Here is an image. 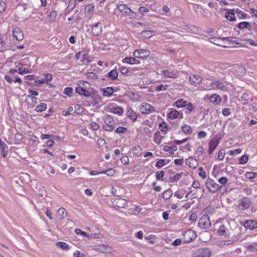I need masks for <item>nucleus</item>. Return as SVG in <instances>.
<instances>
[{
  "label": "nucleus",
  "mask_w": 257,
  "mask_h": 257,
  "mask_svg": "<svg viewBox=\"0 0 257 257\" xmlns=\"http://www.w3.org/2000/svg\"><path fill=\"white\" fill-rule=\"evenodd\" d=\"M77 87L75 88V91L81 95H83L86 97L91 96V93L88 91L86 88L89 83L86 81H79L77 83Z\"/></svg>",
  "instance_id": "obj_1"
},
{
  "label": "nucleus",
  "mask_w": 257,
  "mask_h": 257,
  "mask_svg": "<svg viewBox=\"0 0 257 257\" xmlns=\"http://www.w3.org/2000/svg\"><path fill=\"white\" fill-rule=\"evenodd\" d=\"M105 124L103 126L104 130L108 132H111L114 128L112 123L114 121L113 117L110 115H106L104 118Z\"/></svg>",
  "instance_id": "obj_2"
},
{
  "label": "nucleus",
  "mask_w": 257,
  "mask_h": 257,
  "mask_svg": "<svg viewBox=\"0 0 257 257\" xmlns=\"http://www.w3.org/2000/svg\"><path fill=\"white\" fill-rule=\"evenodd\" d=\"M150 53L148 49H138L134 52L133 56L136 58L145 59L150 56Z\"/></svg>",
  "instance_id": "obj_3"
},
{
  "label": "nucleus",
  "mask_w": 257,
  "mask_h": 257,
  "mask_svg": "<svg viewBox=\"0 0 257 257\" xmlns=\"http://www.w3.org/2000/svg\"><path fill=\"white\" fill-rule=\"evenodd\" d=\"M205 185L209 191L212 193L216 192L219 189V185L214 180L208 178L205 181Z\"/></svg>",
  "instance_id": "obj_4"
},
{
  "label": "nucleus",
  "mask_w": 257,
  "mask_h": 257,
  "mask_svg": "<svg viewBox=\"0 0 257 257\" xmlns=\"http://www.w3.org/2000/svg\"><path fill=\"white\" fill-rule=\"evenodd\" d=\"M198 225L202 228H207L211 225V222L208 215H203L199 219Z\"/></svg>",
  "instance_id": "obj_5"
},
{
  "label": "nucleus",
  "mask_w": 257,
  "mask_h": 257,
  "mask_svg": "<svg viewBox=\"0 0 257 257\" xmlns=\"http://www.w3.org/2000/svg\"><path fill=\"white\" fill-rule=\"evenodd\" d=\"M184 242L186 243L192 241L194 239L196 238L197 235L195 231L188 229L185 231L183 234Z\"/></svg>",
  "instance_id": "obj_6"
},
{
  "label": "nucleus",
  "mask_w": 257,
  "mask_h": 257,
  "mask_svg": "<svg viewBox=\"0 0 257 257\" xmlns=\"http://www.w3.org/2000/svg\"><path fill=\"white\" fill-rule=\"evenodd\" d=\"M140 109L143 114H149L155 111V107L146 102L142 104Z\"/></svg>",
  "instance_id": "obj_7"
},
{
  "label": "nucleus",
  "mask_w": 257,
  "mask_h": 257,
  "mask_svg": "<svg viewBox=\"0 0 257 257\" xmlns=\"http://www.w3.org/2000/svg\"><path fill=\"white\" fill-rule=\"evenodd\" d=\"M127 201L126 200L122 198H116L112 201V205L118 208H124L126 206Z\"/></svg>",
  "instance_id": "obj_8"
},
{
  "label": "nucleus",
  "mask_w": 257,
  "mask_h": 257,
  "mask_svg": "<svg viewBox=\"0 0 257 257\" xmlns=\"http://www.w3.org/2000/svg\"><path fill=\"white\" fill-rule=\"evenodd\" d=\"M251 204V200L249 198L244 197L239 201V206L242 210L248 208Z\"/></svg>",
  "instance_id": "obj_9"
},
{
  "label": "nucleus",
  "mask_w": 257,
  "mask_h": 257,
  "mask_svg": "<svg viewBox=\"0 0 257 257\" xmlns=\"http://www.w3.org/2000/svg\"><path fill=\"white\" fill-rule=\"evenodd\" d=\"M102 25L101 23H97L94 25L91 28V32L94 36H98L101 34Z\"/></svg>",
  "instance_id": "obj_10"
},
{
  "label": "nucleus",
  "mask_w": 257,
  "mask_h": 257,
  "mask_svg": "<svg viewBox=\"0 0 257 257\" xmlns=\"http://www.w3.org/2000/svg\"><path fill=\"white\" fill-rule=\"evenodd\" d=\"M14 37L18 41H22L24 39L23 32L18 27H15L13 30Z\"/></svg>",
  "instance_id": "obj_11"
},
{
  "label": "nucleus",
  "mask_w": 257,
  "mask_h": 257,
  "mask_svg": "<svg viewBox=\"0 0 257 257\" xmlns=\"http://www.w3.org/2000/svg\"><path fill=\"white\" fill-rule=\"evenodd\" d=\"M243 226L246 228L253 229L257 227V222L254 220H248L244 222Z\"/></svg>",
  "instance_id": "obj_12"
},
{
  "label": "nucleus",
  "mask_w": 257,
  "mask_h": 257,
  "mask_svg": "<svg viewBox=\"0 0 257 257\" xmlns=\"http://www.w3.org/2000/svg\"><path fill=\"white\" fill-rule=\"evenodd\" d=\"M117 8L120 12H124L125 13H127L130 16H132V15L130 14V13H132V14H134V13L133 12L132 10L130 9L126 5L122 4H118L117 5Z\"/></svg>",
  "instance_id": "obj_13"
},
{
  "label": "nucleus",
  "mask_w": 257,
  "mask_h": 257,
  "mask_svg": "<svg viewBox=\"0 0 257 257\" xmlns=\"http://www.w3.org/2000/svg\"><path fill=\"white\" fill-rule=\"evenodd\" d=\"M209 100L211 103H212L215 105H219L221 101L220 96L217 94H213L211 95L209 97Z\"/></svg>",
  "instance_id": "obj_14"
},
{
  "label": "nucleus",
  "mask_w": 257,
  "mask_h": 257,
  "mask_svg": "<svg viewBox=\"0 0 257 257\" xmlns=\"http://www.w3.org/2000/svg\"><path fill=\"white\" fill-rule=\"evenodd\" d=\"M0 148H1L2 156L4 158L8 155V147L7 144L1 140H0Z\"/></svg>",
  "instance_id": "obj_15"
},
{
  "label": "nucleus",
  "mask_w": 257,
  "mask_h": 257,
  "mask_svg": "<svg viewBox=\"0 0 257 257\" xmlns=\"http://www.w3.org/2000/svg\"><path fill=\"white\" fill-rule=\"evenodd\" d=\"M189 79L191 83L195 85L199 84L202 80V78L198 75L190 76Z\"/></svg>",
  "instance_id": "obj_16"
},
{
  "label": "nucleus",
  "mask_w": 257,
  "mask_h": 257,
  "mask_svg": "<svg viewBox=\"0 0 257 257\" xmlns=\"http://www.w3.org/2000/svg\"><path fill=\"white\" fill-rule=\"evenodd\" d=\"M219 143L217 140H212L209 143V154L212 153L213 151L216 149Z\"/></svg>",
  "instance_id": "obj_17"
},
{
  "label": "nucleus",
  "mask_w": 257,
  "mask_h": 257,
  "mask_svg": "<svg viewBox=\"0 0 257 257\" xmlns=\"http://www.w3.org/2000/svg\"><path fill=\"white\" fill-rule=\"evenodd\" d=\"M126 115L127 117L133 119V121H136L137 118V115L136 112L130 107L127 108Z\"/></svg>",
  "instance_id": "obj_18"
},
{
  "label": "nucleus",
  "mask_w": 257,
  "mask_h": 257,
  "mask_svg": "<svg viewBox=\"0 0 257 257\" xmlns=\"http://www.w3.org/2000/svg\"><path fill=\"white\" fill-rule=\"evenodd\" d=\"M237 27L239 29H247L251 31L252 27L250 23L246 22H242L237 24Z\"/></svg>",
  "instance_id": "obj_19"
},
{
  "label": "nucleus",
  "mask_w": 257,
  "mask_h": 257,
  "mask_svg": "<svg viewBox=\"0 0 257 257\" xmlns=\"http://www.w3.org/2000/svg\"><path fill=\"white\" fill-rule=\"evenodd\" d=\"M136 57H125L123 59L122 62H126L130 64H138L140 63V61Z\"/></svg>",
  "instance_id": "obj_20"
},
{
  "label": "nucleus",
  "mask_w": 257,
  "mask_h": 257,
  "mask_svg": "<svg viewBox=\"0 0 257 257\" xmlns=\"http://www.w3.org/2000/svg\"><path fill=\"white\" fill-rule=\"evenodd\" d=\"M211 86L213 88H216L217 89L223 90V88L225 87V86L223 83L219 80L214 81L213 82L211 83Z\"/></svg>",
  "instance_id": "obj_21"
},
{
  "label": "nucleus",
  "mask_w": 257,
  "mask_h": 257,
  "mask_svg": "<svg viewBox=\"0 0 257 257\" xmlns=\"http://www.w3.org/2000/svg\"><path fill=\"white\" fill-rule=\"evenodd\" d=\"M103 91V95L105 96H111L114 91L113 88L111 87H107L102 89Z\"/></svg>",
  "instance_id": "obj_22"
},
{
  "label": "nucleus",
  "mask_w": 257,
  "mask_h": 257,
  "mask_svg": "<svg viewBox=\"0 0 257 257\" xmlns=\"http://www.w3.org/2000/svg\"><path fill=\"white\" fill-rule=\"evenodd\" d=\"M180 114L179 111L177 110L171 109V111L168 113V116L171 119H175L178 118Z\"/></svg>",
  "instance_id": "obj_23"
},
{
  "label": "nucleus",
  "mask_w": 257,
  "mask_h": 257,
  "mask_svg": "<svg viewBox=\"0 0 257 257\" xmlns=\"http://www.w3.org/2000/svg\"><path fill=\"white\" fill-rule=\"evenodd\" d=\"M225 18L230 21H234L235 20L234 10H230L229 12H227L225 15Z\"/></svg>",
  "instance_id": "obj_24"
},
{
  "label": "nucleus",
  "mask_w": 257,
  "mask_h": 257,
  "mask_svg": "<svg viewBox=\"0 0 257 257\" xmlns=\"http://www.w3.org/2000/svg\"><path fill=\"white\" fill-rule=\"evenodd\" d=\"M187 163L189 166L192 168H195L197 165V161L193 158H189L187 160Z\"/></svg>",
  "instance_id": "obj_25"
},
{
  "label": "nucleus",
  "mask_w": 257,
  "mask_h": 257,
  "mask_svg": "<svg viewBox=\"0 0 257 257\" xmlns=\"http://www.w3.org/2000/svg\"><path fill=\"white\" fill-rule=\"evenodd\" d=\"M217 232L221 235H225L228 236L229 235V230L228 229H226L224 225H221L217 231Z\"/></svg>",
  "instance_id": "obj_26"
},
{
  "label": "nucleus",
  "mask_w": 257,
  "mask_h": 257,
  "mask_svg": "<svg viewBox=\"0 0 257 257\" xmlns=\"http://www.w3.org/2000/svg\"><path fill=\"white\" fill-rule=\"evenodd\" d=\"M58 216L60 219H63L64 217L67 216V212L63 208H60L57 211Z\"/></svg>",
  "instance_id": "obj_27"
},
{
  "label": "nucleus",
  "mask_w": 257,
  "mask_h": 257,
  "mask_svg": "<svg viewBox=\"0 0 257 257\" xmlns=\"http://www.w3.org/2000/svg\"><path fill=\"white\" fill-rule=\"evenodd\" d=\"M142 149L141 147L138 146L134 147L132 149L133 154L135 156H139L141 155Z\"/></svg>",
  "instance_id": "obj_28"
},
{
  "label": "nucleus",
  "mask_w": 257,
  "mask_h": 257,
  "mask_svg": "<svg viewBox=\"0 0 257 257\" xmlns=\"http://www.w3.org/2000/svg\"><path fill=\"white\" fill-rule=\"evenodd\" d=\"M57 245L58 247L61 248L63 250H69L70 247L68 244L65 242L59 241L57 242Z\"/></svg>",
  "instance_id": "obj_29"
},
{
  "label": "nucleus",
  "mask_w": 257,
  "mask_h": 257,
  "mask_svg": "<svg viewBox=\"0 0 257 257\" xmlns=\"http://www.w3.org/2000/svg\"><path fill=\"white\" fill-rule=\"evenodd\" d=\"M246 248L249 251L253 252L257 251V242H253L250 244L247 245Z\"/></svg>",
  "instance_id": "obj_30"
},
{
  "label": "nucleus",
  "mask_w": 257,
  "mask_h": 257,
  "mask_svg": "<svg viewBox=\"0 0 257 257\" xmlns=\"http://www.w3.org/2000/svg\"><path fill=\"white\" fill-rule=\"evenodd\" d=\"M118 76V72L115 70L110 71L108 74V77L111 80H115Z\"/></svg>",
  "instance_id": "obj_31"
},
{
  "label": "nucleus",
  "mask_w": 257,
  "mask_h": 257,
  "mask_svg": "<svg viewBox=\"0 0 257 257\" xmlns=\"http://www.w3.org/2000/svg\"><path fill=\"white\" fill-rule=\"evenodd\" d=\"M233 10L234 14H236L237 17H238L239 19L244 18L246 17V14L245 13L243 12L240 10H239L238 9Z\"/></svg>",
  "instance_id": "obj_32"
},
{
  "label": "nucleus",
  "mask_w": 257,
  "mask_h": 257,
  "mask_svg": "<svg viewBox=\"0 0 257 257\" xmlns=\"http://www.w3.org/2000/svg\"><path fill=\"white\" fill-rule=\"evenodd\" d=\"M172 191L171 189H169L166 190H165L162 195V197L165 199H169L172 195Z\"/></svg>",
  "instance_id": "obj_33"
},
{
  "label": "nucleus",
  "mask_w": 257,
  "mask_h": 257,
  "mask_svg": "<svg viewBox=\"0 0 257 257\" xmlns=\"http://www.w3.org/2000/svg\"><path fill=\"white\" fill-rule=\"evenodd\" d=\"M211 254L210 250L208 248H203L200 252L201 257H209Z\"/></svg>",
  "instance_id": "obj_34"
},
{
  "label": "nucleus",
  "mask_w": 257,
  "mask_h": 257,
  "mask_svg": "<svg viewBox=\"0 0 257 257\" xmlns=\"http://www.w3.org/2000/svg\"><path fill=\"white\" fill-rule=\"evenodd\" d=\"M181 128L182 131L186 134H190L192 132V128L187 124L182 126Z\"/></svg>",
  "instance_id": "obj_35"
},
{
  "label": "nucleus",
  "mask_w": 257,
  "mask_h": 257,
  "mask_svg": "<svg viewBox=\"0 0 257 257\" xmlns=\"http://www.w3.org/2000/svg\"><path fill=\"white\" fill-rule=\"evenodd\" d=\"M46 108L47 104L44 103H42L36 107L35 110L38 112H42L45 110Z\"/></svg>",
  "instance_id": "obj_36"
},
{
  "label": "nucleus",
  "mask_w": 257,
  "mask_h": 257,
  "mask_svg": "<svg viewBox=\"0 0 257 257\" xmlns=\"http://www.w3.org/2000/svg\"><path fill=\"white\" fill-rule=\"evenodd\" d=\"M128 97L131 99H132L134 101H137L140 99L139 95L137 93L134 92L129 93Z\"/></svg>",
  "instance_id": "obj_37"
},
{
  "label": "nucleus",
  "mask_w": 257,
  "mask_h": 257,
  "mask_svg": "<svg viewBox=\"0 0 257 257\" xmlns=\"http://www.w3.org/2000/svg\"><path fill=\"white\" fill-rule=\"evenodd\" d=\"M160 132L159 131H157L155 134L154 137V141L155 143L158 144H160L161 142L162 137L159 136Z\"/></svg>",
  "instance_id": "obj_38"
},
{
  "label": "nucleus",
  "mask_w": 257,
  "mask_h": 257,
  "mask_svg": "<svg viewBox=\"0 0 257 257\" xmlns=\"http://www.w3.org/2000/svg\"><path fill=\"white\" fill-rule=\"evenodd\" d=\"M186 101L183 99H178L176 102V105L178 108H181L186 106Z\"/></svg>",
  "instance_id": "obj_39"
},
{
  "label": "nucleus",
  "mask_w": 257,
  "mask_h": 257,
  "mask_svg": "<svg viewBox=\"0 0 257 257\" xmlns=\"http://www.w3.org/2000/svg\"><path fill=\"white\" fill-rule=\"evenodd\" d=\"M23 139V136L21 134H16L15 136V143L19 144Z\"/></svg>",
  "instance_id": "obj_40"
},
{
  "label": "nucleus",
  "mask_w": 257,
  "mask_h": 257,
  "mask_svg": "<svg viewBox=\"0 0 257 257\" xmlns=\"http://www.w3.org/2000/svg\"><path fill=\"white\" fill-rule=\"evenodd\" d=\"M112 112L118 115H122L123 113V109L120 107H115L112 108Z\"/></svg>",
  "instance_id": "obj_41"
},
{
  "label": "nucleus",
  "mask_w": 257,
  "mask_h": 257,
  "mask_svg": "<svg viewBox=\"0 0 257 257\" xmlns=\"http://www.w3.org/2000/svg\"><path fill=\"white\" fill-rule=\"evenodd\" d=\"M159 129L160 131L166 134L167 132V125L165 122H162L159 125Z\"/></svg>",
  "instance_id": "obj_42"
},
{
  "label": "nucleus",
  "mask_w": 257,
  "mask_h": 257,
  "mask_svg": "<svg viewBox=\"0 0 257 257\" xmlns=\"http://www.w3.org/2000/svg\"><path fill=\"white\" fill-rule=\"evenodd\" d=\"M163 74L169 78H175L176 74L173 72H171L168 70H164L163 71Z\"/></svg>",
  "instance_id": "obj_43"
},
{
  "label": "nucleus",
  "mask_w": 257,
  "mask_h": 257,
  "mask_svg": "<svg viewBox=\"0 0 257 257\" xmlns=\"http://www.w3.org/2000/svg\"><path fill=\"white\" fill-rule=\"evenodd\" d=\"M73 89L70 87H66L64 90V94L71 97L73 93Z\"/></svg>",
  "instance_id": "obj_44"
},
{
  "label": "nucleus",
  "mask_w": 257,
  "mask_h": 257,
  "mask_svg": "<svg viewBox=\"0 0 257 257\" xmlns=\"http://www.w3.org/2000/svg\"><path fill=\"white\" fill-rule=\"evenodd\" d=\"M100 174H105L108 176H112L114 174V171L111 169H107L103 171L99 172Z\"/></svg>",
  "instance_id": "obj_45"
},
{
  "label": "nucleus",
  "mask_w": 257,
  "mask_h": 257,
  "mask_svg": "<svg viewBox=\"0 0 257 257\" xmlns=\"http://www.w3.org/2000/svg\"><path fill=\"white\" fill-rule=\"evenodd\" d=\"M16 68H18V73L21 74H24L30 73V72L29 71V70L26 68H23L22 67H19L18 66H17L16 67Z\"/></svg>",
  "instance_id": "obj_46"
},
{
  "label": "nucleus",
  "mask_w": 257,
  "mask_h": 257,
  "mask_svg": "<svg viewBox=\"0 0 257 257\" xmlns=\"http://www.w3.org/2000/svg\"><path fill=\"white\" fill-rule=\"evenodd\" d=\"M91 98L92 99V100L91 101V103L93 105H96L98 104L100 100V97L99 96H94L92 95L91 96Z\"/></svg>",
  "instance_id": "obj_47"
},
{
  "label": "nucleus",
  "mask_w": 257,
  "mask_h": 257,
  "mask_svg": "<svg viewBox=\"0 0 257 257\" xmlns=\"http://www.w3.org/2000/svg\"><path fill=\"white\" fill-rule=\"evenodd\" d=\"M57 16V13L56 11H53L50 13L49 15V22H53L55 21V18Z\"/></svg>",
  "instance_id": "obj_48"
},
{
  "label": "nucleus",
  "mask_w": 257,
  "mask_h": 257,
  "mask_svg": "<svg viewBox=\"0 0 257 257\" xmlns=\"http://www.w3.org/2000/svg\"><path fill=\"white\" fill-rule=\"evenodd\" d=\"M245 176L248 179H253L257 176V173L253 172H247L245 174Z\"/></svg>",
  "instance_id": "obj_49"
},
{
  "label": "nucleus",
  "mask_w": 257,
  "mask_h": 257,
  "mask_svg": "<svg viewBox=\"0 0 257 257\" xmlns=\"http://www.w3.org/2000/svg\"><path fill=\"white\" fill-rule=\"evenodd\" d=\"M76 3V0H70L68 6V9L70 10H73L75 6Z\"/></svg>",
  "instance_id": "obj_50"
},
{
  "label": "nucleus",
  "mask_w": 257,
  "mask_h": 257,
  "mask_svg": "<svg viewBox=\"0 0 257 257\" xmlns=\"http://www.w3.org/2000/svg\"><path fill=\"white\" fill-rule=\"evenodd\" d=\"M241 99L243 101H245V102L243 103V105H247L248 103V100L249 98V95L247 93H244L241 96Z\"/></svg>",
  "instance_id": "obj_51"
},
{
  "label": "nucleus",
  "mask_w": 257,
  "mask_h": 257,
  "mask_svg": "<svg viewBox=\"0 0 257 257\" xmlns=\"http://www.w3.org/2000/svg\"><path fill=\"white\" fill-rule=\"evenodd\" d=\"M127 132V128L123 126H118L115 130V132L117 134L125 133Z\"/></svg>",
  "instance_id": "obj_52"
},
{
  "label": "nucleus",
  "mask_w": 257,
  "mask_h": 257,
  "mask_svg": "<svg viewBox=\"0 0 257 257\" xmlns=\"http://www.w3.org/2000/svg\"><path fill=\"white\" fill-rule=\"evenodd\" d=\"M164 172L163 171H158L156 173V179L157 180H161L163 178Z\"/></svg>",
  "instance_id": "obj_53"
},
{
  "label": "nucleus",
  "mask_w": 257,
  "mask_h": 257,
  "mask_svg": "<svg viewBox=\"0 0 257 257\" xmlns=\"http://www.w3.org/2000/svg\"><path fill=\"white\" fill-rule=\"evenodd\" d=\"M248 160V156L246 155H243L239 159V164H245L247 162Z\"/></svg>",
  "instance_id": "obj_54"
},
{
  "label": "nucleus",
  "mask_w": 257,
  "mask_h": 257,
  "mask_svg": "<svg viewBox=\"0 0 257 257\" xmlns=\"http://www.w3.org/2000/svg\"><path fill=\"white\" fill-rule=\"evenodd\" d=\"M26 101H31L32 103L36 104L37 103V98L36 97L31 96L28 95L26 97Z\"/></svg>",
  "instance_id": "obj_55"
},
{
  "label": "nucleus",
  "mask_w": 257,
  "mask_h": 257,
  "mask_svg": "<svg viewBox=\"0 0 257 257\" xmlns=\"http://www.w3.org/2000/svg\"><path fill=\"white\" fill-rule=\"evenodd\" d=\"M236 38H235V37H224L223 38V39L224 40H225L227 41H229V42H232V43H234L236 44H238L239 43H237L236 42Z\"/></svg>",
  "instance_id": "obj_56"
},
{
  "label": "nucleus",
  "mask_w": 257,
  "mask_h": 257,
  "mask_svg": "<svg viewBox=\"0 0 257 257\" xmlns=\"http://www.w3.org/2000/svg\"><path fill=\"white\" fill-rule=\"evenodd\" d=\"M165 165V160L164 159H160L159 160L156 164V166L157 168H161L162 166Z\"/></svg>",
  "instance_id": "obj_57"
},
{
  "label": "nucleus",
  "mask_w": 257,
  "mask_h": 257,
  "mask_svg": "<svg viewBox=\"0 0 257 257\" xmlns=\"http://www.w3.org/2000/svg\"><path fill=\"white\" fill-rule=\"evenodd\" d=\"M73 110V108L72 107H69L68 108V110H64L63 111V114L66 116H69L71 114V112Z\"/></svg>",
  "instance_id": "obj_58"
},
{
  "label": "nucleus",
  "mask_w": 257,
  "mask_h": 257,
  "mask_svg": "<svg viewBox=\"0 0 257 257\" xmlns=\"http://www.w3.org/2000/svg\"><path fill=\"white\" fill-rule=\"evenodd\" d=\"M6 4L2 0H0V13H3L6 9Z\"/></svg>",
  "instance_id": "obj_59"
},
{
  "label": "nucleus",
  "mask_w": 257,
  "mask_h": 257,
  "mask_svg": "<svg viewBox=\"0 0 257 257\" xmlns=\"http://www.w3.org/2000/svg\"><path fill=\"white\" fill-rule=\"evenodd\" d=\"M75 231L78 234H80L84 235L86 237H87L89 236V234L87 233L82 231L80 229H78V228L76 229Z\"/></svg>",
  "instance_id": "obj_60"
},
{
  "label": "nucleus",
  "mask_w": 257,
  "mask_h": 257,
  "mask_svg": "<svg viewBox=\"0 0 257 257\" xmlns=\"http://www.w3.org/2000/svg\"><path fill=\"white\" fill-rule=\"evenodd\" d=\"M41 139L44 140V139H50V140H51V139H54V136H52V135H48V134H42L41 135Z\"/></svg>",
  "instance_id": "obj_61"
},
{
  "label": "nucleus",
  "mask_w": 257,
  "mask_h": 257,
  "mask_svg": "<svg viewBox=\"0 0 257 257\" xmlns=\"http://www.w3.org/2000/svg\"><path fill=\"white\" fill-rule=\"evenodd\" d=\"M120 160L121 162L124 165H126L129 163V159L127 156H123Z\"/></svg>",
  "instance_id": "obj_62"
},
{
  "label": "nucleus",
  "mask_w": 257,
  "mask_h": 257,
  "mask_svg": "<svg viewBox=\"0 0 257 257\" xmlns=\"http://www.w3.org/2000/svg\"><path fill=\"white\" fill-rule=\"evenodd\" d=\"M90 126H91V128L94 131H96V130H98L99 127V125L96 122H94V121H92L91 122Z\"/></svg>",
  "instance_id": "obj_63"
},
{
  "label": "nucleus",
  "mask_w": 257,
  "mask_h": 257,
  "mask_svg": "<svg viewBox=\"0 0 257 257\" xmlns=\"http://www.w3.org/2000/svg\"><path fill=\"white\" fill-rule=\"evenodd\" d=\"M73 257H85V255L79 251H76L73 253Z\"/></svg>",
  "instance_id": "obj_64"
}]
</instances>
